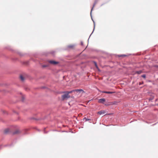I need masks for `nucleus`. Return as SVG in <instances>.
I'll list each match as a JSON object with an SVG mask.
<instances>
[{
	"label": "nucleus",
	"mask_w": 158,
	"mask_h": 158,
	"mask_svg": "<svg viewBox=\"0 0 158 158\" xmlns=\"http://www.w3.org/2000/svg\"><path fill=\"white\" fill-rule=\"evenodd\" d=\"M102 92L103 93L108 94H113V93H115V92H108V91H102Z\"/></svg>",
	"instance_id": "obj_8"
},
{
	"label": "nucleus",
	"mask_w": 158,
	"mask_h": 158,
	"mask_svg": "<svg viewBox=\"0 0 158 158\" xmlns=\"http://www.w3.org/2000/svg\"><path fill=\"white\" fill-rule=\"evenodd\" d=\"M81 44L82 45H83V43H82V42H81Z\"/></svg>",
	"instance_id": "obj_17"
},
{
	"label": "nucleus",
	"mask_w": 158,
	"mask_h": 158,
	"mask_svg": "<svg viewBox=\"0 0 158 158\" xmlns=\"http://www.w3.org/2000/svg\"><path fill=\"white\" fill-rule=\"evenodd\" d=\"M94 65L95 66V67L97 68L98 69V65H97V63L95 62H94Z\"/></svg>",
	"instance_id": "obj_12"
},
{
	"label": "nucleus",
	"mask_w": 158,
	"mask_h": 158,
	"mask_svg": "<svg viewBox=\"0 0 158 158\" xmlns=\"http://www.w3.org/2000/svg\"><path fill=\"white\" fill-rule=\"evenodd\" d=\"M106 113V111L104 110H102L98 111L97 113L99 114L100 115H101L102 114H104Z\"/></svg>",
	"instance_id": "obj_6"
},
{
	"label": "nucleus",
	"mask_w": 158,
	"mask_h": 158,
	"mask_svg": "<svg viewBox=\"0 0 158 158\" xmlns=\"http://www.w3.org/2000/svg\"><path fill=\"white\" fill-rule=\"evenodd\" d=\"M70 97V96L68 94H66L63 95L62 96V98L63 100H65L66 98H68Z\"/></svg>",
	"instance_id": "obj_1"
},
{
	"label": "nucleus",
	"mask_w": 158,
	"mask_h": 158,
	"mask_svg": "<svg viewBox=\"0 0 158 158\" xmlns=\"http://www.w3.org/2000/svg\"><path fill=\"white\" fill-rule=\"evenodd\" d=\"M74 92H76L77 93H80L81 92H84L83 90L82 89H77L74 90Z\"/></svg>",
	"instance_id": "obj_4"
},
{
	"label": "nucleus",
	"mask_w": 158,
	"mask_h": 158,
	"mask_svg": "<svg viewBox=\"0 0 158 158\" xmlns=\"http://www.w3.org/2000/svg\"><path fill=\"white\" fill-rule=\"evenodd\" d=\"M142 73V71L141 70H140V71H136V72H133L132 73V75H135L136 74H141Z\"/></svg>",
	"instance_id": "obj_3"
},
{
	"label": "nucleus",
	"mask_w": 158,
	"mask_h": 158,
	"mask_svg": "<svg viewBox=\"0 0 158 158\" xmlns=\"http://www.w3.org/2000/svg\"><path fill=\"white\" fill-rule=\"evenodd\" d=\"M9 131V130L8 129H6L5 130V133H7Z\"/></svg>",
	"instance_id": "obj_13"
},
{
	"label": "nucleus",
	"mask_w": 158,
	"mask_h": 158,
	"mask_svg": "<svg viewBox=\"0 0 158 158\" xmlns=\"http://www.w3.org/2000/svg\"><path fill=\"white\" fill-rule=\"evenodd\" d=\"M95 3L94 5V6L95 5Z\"/></svg>",
	"instance_id": "obj_19"
},
{
	"label": "nucleus",
	"mask_w": 158,
	"mask_h": 158,
	"mask_svg": "<svg viewBox=\"0 0 158 158\" xmlns=\"http://www.w3.org/2000/svg\"><path fill=\"white\" fill-rule=\"evenodd\" d=\"M47 66H48L47 65H43L42 66V67H44V68L47 67Z\"/></svg>",
	"instance_id": "obj_16"
},
{
	"label": "nucleus",
	"mask_w": 158,
	"mask_h": 158,
	"mask_svg": "<svg viewBox=\"0 0 158 158\" xmlns=\"http://www.w3.org/2000/svg\"><path fill=\"white\" fill-rule=\"evenodd\" d=\"M118 103V102L116 101H114L110 102V104H109V105H116Z\"/></svg>",
	"instance_id": "obj_7"
},
{
	"label": "nucleus",
	"mask_w": 158,
	"mask_h": 158,
	"mask_svg": "<svg viewBox=\"0 0 158 158\" xmlns=\"http://www.w3.org/2000/svg\"><path fill=\"white\" fill-rule=\"evenodd\" d=\"M93 8L92 9V10H91V11H92V10H93Z\"/></svg>",
	"instance_id": "obj_20"
},
{
	"label": "nucleus",
	"mask_w": 158,
	"mask_h": 158,
	"mask_svg": "<svg viewBox=\"0 0 158 158\" xmlns=\"http://www.w3.org/2000/svg\"><path fill=\"white\" fill-rule=\"evenodd\" d=\"M19 133V131H15V132H14V134H17L18 133Z\"/></svg>",
	"instance_id": "obj_14"
},
{
	"label": "nucleus",
	"mask_w": 158,
	"mask_h": 158,
	"mask_svg": "<svg viewBox=\"0 0 158 158\" xmlns=\"http://www.w3.org/2000/svg\"><path fill=\"white\" fill-rule=\"evenodd\" d=\"M73 92H74V90H73L70 91H68L67 92V93L68 94H69Z\"/></svg>",
	"instance_id": "obj_11"
},
{
	"label": "nucleus",
	"mask_w": 158,
	"mask_h": 158,
	"mask_svg": "<svg viewBox=\"0 0 158 158\" xmlns=\"http://www.w3.org/2000/svg\"><path fill=\"white\" fill-rule=\"evenodd\" d=\"M20 78L21 81H23L24 80V77H23L22 75H20Z\"/></svg>",
	"instance_id": "obj_9"
},
{
	"label": "nucleus",
	"mask_w": 158,
	"mask_h": 158,
	"mask_svg": "<svg viewBox=\"0 0 158 158\" xmlns=\"http://www.w3.org/2000/svg\"><path fill=\"white\" fill-rule=\"evenodd\" d=\"M142 77L144 78H145L146 77V75H145L144 74L142 76Z\"/></svg>",
	"instance_id": "obj_15"
},
{
	"label": "nucleus",
	"mask_w": 158,
	"mask_h": 158,
	"mask_svg": "<svg viewBox=\"0 0 158 158\" xmlns=\"http://www.w3.org/2000/svg\"><path fill=\"white\" fill-rule=\"evenodd\" d=\"M74 47V45H69L68 46V48H73Z\"/></svg>",
	"instance_id": "obj_10"
},
{
	"label": "nucleus",
	"mask_w": 158,
	"mask_h": 158,
	"mask_svg": "<svg viewBox=\"0 0 158 158\" xmlns=\"http://www.w3.org/2000/svg\"><path fill=\"white\" fill-rule=\"evenodd\" d=\"M89 119H86V120H89Z\"/></svg>",
	"instance_id": "obj_18"
},
{
	"label": "nucleus",
	"mask_w": 158,
	"mask_h": 158,
	"mask_svg": "<svg viewBox=\"0 0 158 158\" xmlns=\"http://www.w3.org/2000/svg\"><path fill=\"white\" fill-rule=\"evenodd\" d=\"M105 101L106 99L105 98H102L99 99L98 102L100 103H103Z\"/></svg>",
	"instance_id": "obj_5"
},
{
	"label": "nucleus",
	"mask_w": 158,
	"mask_h": 158,
	"mask_svg": "<svg viewBox=\"0 0 158 158\" xmlns=\"http://www.w3.org/2000/svg\"><path fill=\"white\" fill-rule=\"evenodd\" d=\"M48 62L50 64L54 65H56L59 63L58 62L55 61L54 60H48Z\"/></svg>",
	"instance_id": "obj_2"
},
{
	"label": "nucleus",
	"mask_w": 158,
	"mask_h": 158,
	"mask_svg": "<svg viewBox=\"0 0 158 158\" xmlns=\"http://www.w3.org/2000/svg\"><path fill=\"white\" fill-rule=\"evenodd\" d=\"M157 105L158 106V104Z\"/></svg>",
	"instance_id": "obj_21"
}]
</instances>
